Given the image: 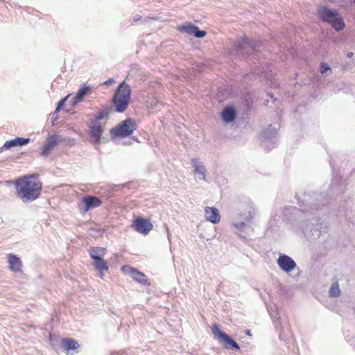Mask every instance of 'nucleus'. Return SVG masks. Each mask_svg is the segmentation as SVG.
Returning a JSON list of instances; mask_svg holds the SVG:
<instances>
[{
  "instance_id": "nucleus-7",
  "label": "nucleus",
  "mask_w": 355,
  "mask_h": 355,
  "mask_svg": "<svg viewBox=\"0 0 355 355\" xmlns=\"http://www.w3.org/2000/svg\"><path fill=\"white\" fill-rule=\"evenodd\" d=\"M212 333L218 341L227 349H240L238 343L233 340L227 334L222 331L217 324H214Z\"/></svg>"
},
{
  "instance_id": "nucleus-14",
  "label": "nucleus",
  "mask_w": 355,
  "mask_h": 355,
  "mask_svg": "<svg viewBox=\"0 0 355 355\" xmlns=\"http://www.w3.org/2000/svg\"><path fill=\"white\" fill-rule=\"evenodd\" d=\"M58 139V136L56 135H53L49 137L45 141L44 144L42 147L40 154L42 156H47L53 150V148L57 145Z\"/></svg>"
},
{
  "instance_id": "nucleus-31",
  "label": "nucleus",
  "mask_w": 355,
  "mask_h": 355,
  "mask_svg": "<svg viewBox=\"0 0 355 355\" xmlns=\"http://www.w3.org/2000/svg\"><path fill=\"white\" fill-rule=\"evenodd\" d=\"M58 111H55L52 114H51V122H52V124L53 125L54 124V122L57 120L58 116Z\"/></svg>"
},
{
  "instance_id": "nucleus-41",
  "label": "nucleus",
  "mask_w": 355,
  "mask_h": 355,
  "mask_svg": "<svg viewBox=\"0 0 355 355\" xmlns=\"http://www.w3.org/2000/svg\"><path fill=\"white\" fill-rule=\"evenodd\" d=\"M353 3H355V0H353Z\"/></svg>"
},
{
  "instance_id": "nucleus-1",
  "label": "nucleus",
  "mask_w": 355,
  "mask_h": 355,
  "mask_svg": "<svg viewBox=\"0 0 355 355\" xmlns=\"http://www.w3.org/2000/svg\"><path fill=\"white\" fill-rule=\"evenodd\" d=\"M345 188V180L334 177L328 194L310 191H305L303 193L300 192L296 193L295 196L299 208L297 209L295 207H291L292 211H299L300 216L307 221L313 220L315 222H311L312 228H309V224L304 228L303 232L305 236L315 239L319 238L322 232H327V225L322 222L319 223V220L329 210L328 204L330 194L331 196L334 195V193L337 195L343 194Z\"/></svg>"
},
{
  "instance_id": "nucleus-25",
  "label": "nucleus",
  "mask_w": 355,
  "mask_h": 355,
  "mask_svg": "<svg viewBox=\"0 0 355 355\" xmlns=\"http://www.w3.org/2000/svg\"><path fill=\"white\" fill-rule=\"evenodd\" d=\"M275 327L279 329V339L285 340L287 339L288 335L287 332H285L283 325H282V321L280 317L276 318L275 319Z\"/></svg>"
},
{
  "instance_id": "nucleus-22",
  "label": "nucleus",
  "mask_w": 355,
  "mask_h": 355,
  "mask_svg": "<svg viewBox=\"0 0 355 355\" xmlns=\"http://www.w3.org/2000/svg\"><path fill=\"white\" fill-rule=\"evenodd\" d=\"M128 268L130 270V275L134 280L144 285L147 284L148 280L144 273L138 271L136 268H134L128 267Z\"/></svg>"
},
{
  "instance_id": "nucleus-20",
  "label": "nucleus",
  "mask_w": 355,
  "mask_h": 355,
  "mask_svg": "<svg viewBox=\"0 0 355 355\" xmlns=\"http://www.w3.org/2000/svg\"><path fill=\"white\" fill-rule=\"evenodd\" d=\"M88 252L93 261L103 259L107 253V249L103 247H91Z\"/></svg>"
},
{
  "instance_id": "nucleus-12",
  "label": "nucleus",
  "mask_w": 355,
  "mask_h": 355,
  "mask_svg": "<svg viewBox=\"0 0 355 355\" xmlns=\"http://www.w3.org/2000/svg\"><path fill=\"white\" fill-rule=\"evenodd\" d=\"M89 128V135L92 142L94 144H99L103 132V128L101 124L90 122Z\"/></svg>"
},
{
  "instance_id": "nucleus-27",
  "label": "nucleus",
  "mask_w": 355,
  "mask_h": 355,
  "mask_svg": "<svg viewBox=\"0 0 355 355\" xmlns=\"http://www.w3.org/2000/svg\"><path fill=\"white\" fill-rule=\"evenodd\" d=\"M329 296L332 297H337L340 295V291L338 282H334L331 284L329 291Z\"/></svg>"
},
{
  "instance_id": "nucleus-19",
  "label": "nucleus",
  "mask_w": 355,
  "mask_h": 355,
  "mask_svg": "<svg viewBox=\"0 0 355 355\" xmlns=\"http://www.w3.org/2000/svg\"><path fill=\"white\" fill-rule=\"evenodd\" d=\"M90 86L87 85L86 84H83L79 87L78 90L76 93L74 97L71 100V105H74L80 102H81L83 98L88 94L90 91Z\"/></svg>"
},
{
  "instance_id": "nucleus-15",
  "label": "nucleus",
  "mask_w": 355,
  "mask_h": 355,
  "mask_svg": "<svg viewBox=\"0 0 355 355\" xmlns=\"http://www.w3.org/2000/svg\"><path fill=\"white\" fill-rule=\"evenodd\" d=\"M205 216L207 221L213 224H217L220 220V215L218 210L214 207H206L205 209Z\"/></svg>"
},
{
  "instance_id": "nucleus-9",
  "label": "nucleus",
  "mask_w": 355,
  "mask_h": 355,
  "mask_svg": "<svg viewBox=\"0 0 355 355\" xmlns=\"http://www.w3.org/2000/svg\"><path fill=\"white\" fill-rule=\"evenodd\" d=\"M277 131L276 128L272 125L264 129L261 132V145L268 150L275 148L277 142Z\"/></svg>"
},
{
  "instance_id": "nucleus-40",
  "label": "nucleus",
  "mask_w": 355,
  "mask_h": 355,
  "mask_svg": "<svg viewBox=\"0 0 355 355\" xmlns=\"http://www.w3.org/2000/svg\"><path fill=\"white\" fill-rule=\"evenodd\" d=\"M127 266H123L122 269L124 270Z\"/></svg>"
},
{
  "instance_id": "nucleus-34",
  "label": "nucleus",
  "mask_w": 355,
  "mask_h": 355,
  "mask_svg": "<svg viewBox=\"0 0 355 355\" xmlns=\"http://www.w3.org/2000/svg\"><path fill=\"white\" fill-rule=\"evenodd\" d=\"M166 232H167V236H168V241H169V242H171V235H170V233H169V230H168V227H166Z\"/></svg>"
},
{
  "instance_id": "nucleus-6",
  "label": "nucleus",
  "mask_w": 355,
  "mask_h": 355,
  "mask_svg": "<svg viewBox=\"0 0 355 355\" xmlns=\"http://www.w3.org/2000/svg\"><path fill=\"white\" fill-rule=\"evenodd\" d=\"M261 43L257 40H248L246 37H241L234 44V49L239 55L244 56L248 54L247 51L250 48L254 53L259 51Z\"/></svg>"
},
{
  "instance_id": "nucleus-10",
  "label": "nucleus",
  "mask_w": 355,
  "mask_h": 355,
  "mask_svg": "<svg viewBox=\"0 0 355 355\" xmlns=\"http://www.w3.org/2000/svg\"><path fill=\"white\" fill-rule=\"evenodd\" d=\"M279 267L285 272H290L296 267L295 261L288 255L282 254L277 261Z\"/></svg>"
},
{
  "instance_id": "nucleus-21",
  "label": "nucleus",
  "mask_w": 355,
  "mask_h": 355,
  "mask_svg": "<svg viewBox=\"0 0 355 355\" xmlns=\"http://www.w3.org/2000/svg\"><path fill=\"white\" fill-rule=\"evenodd\" d=\"M8 262L9 263V268L13 272H19L21 270V261L20 259L14 254H9L8 257Z\"/></svg>"
},
{
  "instance_id": "nucleus-18",
  "label": "nucleus",
  "mask_w": 355,
  "mask_h": 355,
  "mask_svg": "<svg viewBox=\"0 0 355 355\" xmlns=\"http://www.w3.org/2000/svg\"><path fill=\"white\" fill-rule=\"evenodd\" d=\"M236 110L234 106H226L221 112V118L227 123H231L236 119Z\"/></svg>"
},
{
  "instance_id": "nucleus-30",
  "label": "nucleus",
  "mask_w": 355,
  "mask_h": 355,
  "mask_svg": "<svg viewBox=\"0 0 355 355\" xmlns=\"http://www.w3.org/2000/svg\"><path fill=\"white\" fill-rule=\"evenodd\" d=\"M67 97H68V96H66V97H64V98H63L60 99V100L58 101V104H57L56 109H55V110H56V111H58V112H59V111L62 109V107L64 106V105L65 104V102H66V101H67Z\"/></svg>"
},
{
  "instance_id": "nucleus-35",
  "label": "nucleus",
  "mask_w": 355,
  "mask_h": 355,
  "mask_svg": "<svg viewBox=\"0 0 355 355\" xmlns=\"http://www.w3.org/2000/svg\"><path fill=\"white\" fill-rule=\"evenodd\" d=\"M271 84H272V87H273L277 88V87H279V84H278V83H275V82L273 83V82H272V83H271Z\"/></svg>"
},
{
  "instance_id": "nucleus-24",
  "label": "nucleus",
  "mask_w": 355,
  "mask_h": 355,
  "mask_svg": "<svg viewBox=\"0 0 355 355\" xmlns=\"http://www.w3.org/2000/svg\"><path fill=\"white\" fill-rule=\"evenodd\" d=\"M61 345L67 351L75 350L79 347L78 342L73 338H62L61 340Z\"/></svg>"
},
{
  "instance_id": "nucleus-36",
  "label": "nucleus",
  "mask_w": 355,
  "mask_h": 355,
  "mask_svg": "<svg viewBox=\"0 0 355 355\" xmlns=\"http://www.w3.org/2000/svg\"><path fill=\"white\" fill-rule=\"evenodd\" d=\"M353 55H354L353 53L349 52V53H347V58H352L353 56Z\"/></svg>"
},
{
  "instance_id": "nucleus-29",
  "label": "nucleus",
  "mask_w": 355,
  "mask_h": 355,
  "mask_svg": "<svg viewBox=\"0 0 355 355\" xmlns=\"http://www.w3.org/2000/svg\"><path fill=\"white\" fill-rule=\"evenodd\" d=\"M107 115V112L105 111L98 112L94 119L90 120V122L100 123L99 121L102 120L105 116Z\"/></svg>"
},
{
  "instance_id": "nucleus-32",
  "label": "nucleus",
  "mask_w": 355,
  "mask_h": 355,
  "mask_svg": "<svg viewBox=\"0 0 355 355\" xmlns=\"http://www.w3.org/2000/svg\"><path fill=\"white\" fill-rule=\"evenodd\" d=\"M113 83H114V78H109L108 80H107L106 81H105L103 84L105 85H110Z\"/></svg>"
},
{
  "instance_id": "nucleus-2",
  "label": "nucleus",
  "mask_w": 355,
  "mask_h": 355,
  "mask_svg": "<svg viewBox=\"0 0 355 355\" xmlns=\"http://www.w3.org/2000/svg\"><path fill=\"white\" fill-rule=\"evenodd\" d=\"M14 184L18 198L25 203L35 200L41 194L42 184L33 175L19 177Z\"/></svg>"
},
{
  "instance_id": "nucleus-8",
  "label": "nucleus",
  "mask_w": 355,
  "mask_h": 355,
  "mask_svg": "<svg viewBox=\"0 0 355 355\" xmlns=\"http://www.w3.org/2000/svg\"><path fill=\"white\" fill-rule=\"evenodd\" d=\"M135 129V121L133 119L128 118L119 123L115 128H113L111 132L116 136L127 137L131 135Z\"/></svg>"
},
{
  "instance_id": "nucleus-26",
  "label": "nucleus",
  "mask_w": 355,
  "mask_h": 355,
  "mask_svg": "<svg viewBox=\"0 0 355 355\" xmlns=\"http://www.w3.org/2000/svg\"><path fill=\"white\" fill-rule=\"evenodd\" d=\"M93 266L98 272L107 271L109 268L107 263L103 259L94 260Z\"/></svg>"
},
{
  "instance_id": "nucleus-28",
  "label": "nucleus",
  "mask_w": 355,
  "mask_h": 355,
  "mask_svg": "<svg viewBox=\"0 0 355 355\" xmlns=\"http://www.w3.org/2000/svg\"><path fill=\"white\" fill-rule=\"evenodd\" d=\"M320 72L323 76H327L332 73L331 68L326 62H321L320 64Z\"/></svg>"
},
{
  "instance_id": "nucleus-39",
  "label": "nucleus",
  "mask_w": 355,
  "mask_h": 355,
  "mask_svg": "<svg viewBox=\"0 0 355 355\" xmlns=\"http://www.w3.org/2000/svg\"><path fill=\"white\" fill-rule=\"evenodd\" d=\"M246 334L248 335H250V330H246Z\"/></svg>"
},
{
  "instance_id": "nucleus-23",
  "label": "nucleus",
  "mask_w": 355,
  "mask_h": 355,
  "mask_svg": "<svg viewBox=\"0 0 355 355\" xmlns=\"http://www.w3.org/2000/svg\"><path fill=\"white\" fill-rule=\"evenodd\" d=\"M191 164L195 168V172L198 174V178L206 181L207 170L203 165H199L197 159H192Z\"/></svg>"
},
{
  "instance_id": "nucleus-38",
  "label": "nucleus",
  "mask_w": 355,
  "mask_h": 355,
  "mask_svg": "<svg viewBox=\"0 0 355 355\" xmlns=\"http://www.w3.org/2000/svg\"><path fill=\"white\" fill-rule=\"evenodd\" d=\"M268 95L270 96L271 98H273V95L271 93H268Z\"/></svg>"
},
{
  "instance_id": "nucleus-5",
  "label": "nucleus",
  "mask_w": 355,
  "mask_h": 355,
  "mask_svg": "<svg viewBox=\"0 0 355 355\" xmlns=\"http://www.w3.org/2000/svg\"><path fill=\"white\" fill-rule=\"evenodd\" d=\"M254 214V209L251 206H248L246 209L233 219L232 225L235 229V233L239 237L245 239V236L243 235L242 233L245 232L246 230L252 229L251 225Z\"/></svg>"
},
{
  "instance_id": "nucleus-33",
  "label": "nucleus",
  "mask_w": 355,
  "mask_h": 355,
  "mask_svg": "<svg viewBox=\"0 0 355 355\" xmlns=\"http://www.w3.org/2000/svg\"><path fill=\"white\" fill-rule=\"evenodd\" d=\"M141 19V17L139 15H136L133 18V21L135 22L137 21H139Z\"/></svg>"
},
{
  "instance_id": "nucleus-17",
  "label": "nucleus",
  "mask_w": 355,
  "mask_h": 355,
  "mask_svg": "<svg viewBox=\"0 0 355 355\" xmlns=\"http://www.w3.org/2000/svg\"><path fill=\"white\" fill-rule=\"evenodd\" d=\"M29 142V138L16 137L13 139L7 141L3 146L0 148V153L2 152L3 149H10L12 147L15 146H23L28 144Z\"/></svg>"
},
{
  "instance_id": "nucleus-3",
  "label": "nucleus",
  "mask_w": 355,
  "mask_h": 355,
  "mask_svg": "<svg viewBox=\"0 0 355 355\" xmlns=\"http://www.w3.org/2000/svg\"><path fill=\"white\" fill-rule=\"evenodd\" d=\"M131 91L130 85L124 81L118 85L112 99L115 112L123 113L127 110L130 101Z\"/></svg>"
},
{
  "instance_id": "nucleus-37",
  "label": "nucleus",
  "mask_w": 355,
  "mask_h": 355,
  "mask_svg": "<svg viewBox=\"0 0 355 355\" xmlns=\"http://www.w3.org/2000/svg\"><path fill=\"white\" fill-rule=\"evenodd\" d=\"M99 277L103 279V277H104V274H103V272H99Z\"/></svg>"
},
{
  "instance_id": "nucleus-4",
  "label": "nucleus",
  "mask_w": 355,
  "mask_h": 355,
  "mask_svg": "<svg viewBox=\"0 0 355 355\" xmlns=\"http://www.w3.org/2000/svg\"><path fill=\"white\" fill-rule=\"evenodd\" d=\"M317 15L323 22L330 24L336 31H342L345 27L343 19L337 10L320 6L317 9Z\"/></svg>"
},
{
  "instance_id": "nucleus-13",
  "label": "nucleus",
  "mask_w": 355,
  "mask_h": 355,
  "mask_svg": "<svg viewBox=\"0 0 355 355\" xmlns=\"http://www.w3.org/2000/svg\"><path fill=\"white\" fill-rule=\"evenodd\" d=\"M133 227L137 232L144 234H148L153 229L151 223L148 219L141 217L134 220Z\"/></svg>"
},
{
  "instance_id": "nucleus-11",
  "label": "nucleus",
  "mask_w": 355,
  "mask_h": 355,
  "mask_svg": "<svg viewBox=\"0 0 355 355\" xmlns=\"http://www.w3.org/2000/svg\"><path fill=\"white\" fill-rule=\"evenodd\" d=\"M178 30L181 33H185L189 35H193L196 38L204 37L207 33L205 31H201L199 28L191 23H186L184 25L178 27Z\"/></svg>"
},
{
  "instance_id": "nucleus-16",
  "label": "nucleus",
  "mask_w": 355,
  "mask_h": 355,
  "mask_svg": "<svg viewBox=\"0 0 355 355\" xmlns=\"http://www.w3.org/2000/svg\"><path fill=\"white\" fill-rule=\"evenodd\" d=\"M85 211L98 207L101 205L102 201L97 197L94 196H87L83 198Z\"/></svg>"
}]
</instances>
